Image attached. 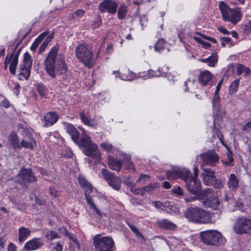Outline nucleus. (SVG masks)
I'll return each mask as SVG.
<instances>
[{"label":"nucleus","instance_id":"50","mask_svg":"<svg viewBox=\"0 0 251 251\" xmlns=\"http://www.w3.org/2000/svg\"><path fill=\"white\" fill-rule=\"evenodd\" d=\"M12 61V56L10 55L9 53H8L5 57L4 61V68L5 70L7 69L8 65L10 63H11Z\"/></svg>","mask_w":251,"mask_h":251},{"label":"nucleus","instance_id":"57","mask_svg":"<svg viewBox=\"0 0 251 251\" xmlns=\"http://www.w3.org/2000/svg\"><path fill=\"white\" fill-rule=\"evenodd\" d=\"M66 235L70 239H71L76 244H78V242L77 239L74 237V235L73 234L70 233L69 232L66 231Z\"/></svg>","mask_w":251,"mask_h":251},{"label":"nucleus","instance_id":"22","mask_svg":"<svg viewBox=\"0 0 251 251\" xmlns=\"http://www.w3.org/2000/svg\"><path fill=\"white\" fill-rule=\"evenodd\" d=\"M44 245L41 239L34 238L27 242L24 246V249L27 251L36 250L41 248Z\"/></svg>","mask_w":251,"mask_h":251},{"label":"nucleus","instance_id":"13","mask_svg":"<svg viewBox=\"0 0 251 251\" xmlns=\"http://www.w3.org/2000/svg\"><path fill=\"white\" fill-rule=\"evenodd\" d=\"M101 174L108 184L116 190H119L121 187L122 179L110 171L103 169Z\"/></svg>","mask_w":251,"mask_h":251},{"label":"nucleus","instance_id":"33","mask_svg":"<svg viewBox=\"0 0 251 251\" xmlns=\"http://www.w3.org/2000/svg\"><path fill=\"white\" fill-rule=\"evenodd\" d=\"M236 69L238 75H240L244 73L245 75L248 76L251 74V71L249 68L246 67L241 64H238L236 66Z\"/></svg>","mask_w":251,"mask_h":251},{"label":"nucleus","instance_id":"36","mask_svg":"<svg viewBox=\"0 0 251 251\" xmlns=\"http://www.w3.org/2000/svg\"><path fill=\"white\" fill-rule=\"evenodd\" d=\"M37 90L39 95L42 97H45L47 95V88L43 83H39L37 85Z\"/></svg>","mask_w":251,"mask_h":251},{"label":"nucleus","instance_id":"46","mask_svg":"<svg viewBox=\"0 0 251 251\" xmlns=\"http://www.w3.org/2000/svg\"><path fill=\"white\" fill-rule=\"evenodd\" d=\"M210 185L213 186V187L216 189H221L224 186L222 181L220 179H217V178L213 181V183H212V184H211Z\"/></svg>","mask_w":251,"mask_h":251},{"label":"nucleus","instance_id":"32","mask_svg":"<svg viewBox=\"0 0 251 251\" xmlns=\"http://www.w3.org/2000/svg\"><path fill=\"white\" fill-rule=\"evenodd\" d=\"M182 169L181 170H171L168 171L166 172V176L167 178L169 180H174L176 179L178 176L181 177L182 178V175L181 171Z\"/></svg>","mask_w":251,"mask_h":251},{"label":"nucleus","instance_id":"2","mask_svg":"<svg viewBox=\"0 0 251 251\" xmlns=\"http://www.w3.org/2000/svg\"><path fill=\"white\" fill-rule=\"evenodd\" d=\"M184 216L189 221L196 224H207L212 221L211 214L197 206L186 208Z\"/></svg>","mask_w":251,"mask_h":251},{"label":"nucleus","instance_id":"21","mask_svg":"<svg viewBox=\"0 0 251 251\" xmlns=\"http://www.w3.org/2000/svg\"><path fill=\"white\" fill-rule=\"evenodd\" d=\"M58 115L55 112H49L44 117L43 126L48 127L53 125L58 120Z\"/></svg>","mask_w":251,"mask_h":251},{"label":"nucleus","instance_id":"64","mask_svg":"<svg viewBox=\"0 0 251 251\" xmlns=\"http://www.w3.org/2000/svg\"><path fill=\"white\" fill-rule=\"evenodd\" d=\"M49 191L51 195L53 197L56 198L57 197V192L55 190L54 188L50 187L49 189Z\"/></svg>","mask_w":251,"mask_h":251},{"label":"nucleus","instance_id":"1","mask_svg":"<svg viewBox=\"0 0 251 251\" xmlns=\"http://www.w3.org/2000/svg\"><path fill=\"white\" fill-rule=\"evenodd\" d=\"M59 45L56 44L49 52L44 61L45 70L49 75L54 78L57 75H62V78H67L66 73L68 66L65 62L64 55L58 54Z\"/></svg>","mask_w":251,"mask_h":251},{"label":"nucleus","instance_id":"18","mask_svg":"<svg viewBox=\"0 0 251 251\" xmlns=\"http://www.w3.org/2000/svg\"><path fill=\"white\" fill-rule=\"evenodd\" d=\"M19 44H17L14 48H12L11 50H12V52L11 53H9L10 55L12 56V62L9 67V71L12 75H14L16 74V67L18 63V58L21 50V48H20L16 52V50Z\"/></svg>","mask_w":251,"mask_h":251},{"label":"nucleus","instance_id":"16","mask_svg":"<svg viewBox=\"0 0 251 251\" xmlns=\"http://www.w3.org/2000/svg\"><path fill=\"white\" fill-rule=\"evenodd\" d=\"M84 195L86 198L87 203L90 205V206L93 209V210L97 213L99 216H102V213L96 207V205L94 203V201L92 199V197L90 195L92 193L93 189V186L91 184H89L86 187L84 188Z\"/></svg>","mask_w":251,"mask_h":251},{"label":"nucleus","instance_id":"34","mask_svg":"<svg viewBox=\"0 0 251 251\" xmlns=\"http://www.w3.org/2000/svg\"><path fill=\"white\" fill-rule=\"evenodd\" d=\"M240 80L239 79L234 80L230 85L229 88V93L233 94L235 93L238 90Z\"/></svg>","mask_w":251,"mask_h":251},{"label":"nucleus","instance_id":"42","mask_svg":"<svg viewBox=\"0 0 251 251\" xmlns=\"http://www.w3.org/2000/svg\"><path fill=\"white\" fill-rule=\"evenodd\" d=\"M150 178L151 177L149 175L146 174H141L138 180L136 181V183L143 184L146 181L150 180Z\"/></svg>","mask_w":251,"mask_h":251},{"label":"nucleus","instance_id":"58","mask_svg":"<svg viewBox=\"0 0 251 251\" xmlns=\"http://www.w3.org/2000/svg\"><path fill=\"white\" fill-rule=\"evenodd\" d=\"M199 194L200 193H198V195H196L197 196L185 197L184 198V201H185L186 202H190L196 200H198V197Z\"/></svg>","mask_w":251,"mask_h":251},{"label":"nucleus","instance_id":"6","mask_svg":"<svg viewBox=\"0 0 251 251\" xmlns=\"http://www.w3.org/2000/svg\"><path fill=\"white\" fill-rule=\"evenodd\" d=\"M201 241L204 244L211 246H219L225 242L222 233L215 230H207L200 233Z\"/></svg>","mask_w":251,"mask_h":251},{"label":"nucleus","instance_id":"35","mask_svg":"<svg viewBox=\"0 0 251 251\" xmlns=\"http://www.w3.org/2000/svg\"><path fill=\"white\" fill-rule=\"evenodd\" d=\"M160 186L159 183L157 182H155L153 183H151L145 187H143V189L145 192H147L148 193H151L153 190H154L156 188H158Z\"/></svg>","mask_w":251,"mask_h":251},{"label":"nucleus","instance_id":"51","mask_svg":"<svg viewBox=\"0 0 251 251\" xmlns=\"http://www.w3.org/2000/svg\"><path fill=\"white\" fill-rule=\"evenodd\" d=\"M78 179L80 185L83 188H85V187H86L87 185L90 184L82 176H79L78 178Z\"/></svg>","mask_w":251,"mask_h":251},{"label":"nucleus","instance_id":"61","mask_svg":"<svg viewBox=\"0 0 251 251\" xmlns=\"http://www.w3.org/2000/svg\"><path fill=\"white\" fill-rule=\"evenodd\" d=\"M221 40L223 41L222 46L223 47H225L226 46L225 42L226 43H228L231 41V38H229V37H224L221 38Z\"/></svg>","mask_w":251,"mask_h":251},{"label":"nucleus","instance_id":"28","mask_svg":"<svg viewBox=\"0 0 251 251\" xmlns=\"http://www.w3.org/2000/svg\"><path fill=\"white\" fill-rule=\"evenodd\" d=\"M80 118L82 122L86 125L90 127H95L97 126V122L91 118H89L85 115L84 111H82L79 114Z\"/></svg>","mask_w":251,"mask_h":251},{"label":"nucleus","instance_id":"48","mask_svg":"<svg viewBox=\"0 0 251 251\" xmlns=\"http://www.w3.org/2000/svg\"><path fill=\"white\" fill-rule=\"evenodd\" d=\"M195 39L197 41H198L199 43H200L201 45H202L203 47L204 48H205V49H208L209 48H210L211 47V44L210 43H209L208 42H205V41L201 39L199 37H195Z\"/></svg>","mask_w":251,"mask_h":251},{"label":"nucleus","instance_id":"47","mask_svg":"<svg viewBox=\"0 0 251 251\" xmlns=\"http://www.w3.org/2000/svg\"><path fill=\"white\" fill-rule=\"evenodd\" d=\"M130 191L136 195H143L145 194L143 187L137 189H135V187H132L130 189Z\"/></svg>","mask_w":251,"mask_h":251},{"label":"nucleus","instance_id":"60","mask_svg":"<svg viewBox=\"0 0 251 251\" xmlns=\"http://www.w3.org/2000/svg\"><path fill=\"white\" fill-rule=\"evenodd\" d=\"M6 240L5 237L1 236L0 237V249L4 248Z\"/></svg>","mask_w":251,"mask_h":251},{"label":"nucleus","instance_id":"11","mask_svg":"<svg viewBox=\"0 0 251 251\" xmlns=\"http://www.w3.org/2000/svg\"><path fill=\"white\" fill-rule=\"evenodd\" d=\"M36 181L31 169L22 168L17 175V181L22 187H25L30 183Z\"/></svg>","mask_w":251,"mask_h":251},{"label":"nucleus","instance_id":"49","mask_svg":"<svg viewBox=\"0 0 251 251\" xmlns=\"http://www.w3.org/2000/svg\"><path fill=\"white\" fill-rule=\"evenodd\" d=\"M47 238L50 240L58 238V234L54 231H51L46 235Z\"/></svg>","mask_w":251,"mask_h":251},{"label":"nucleus","instance_id":"19","mask_svg":"<svg viewBox=\"0 0 251 251\" xmlns=\"http://www.w3.org/2000/svg\"><path fill=\"white\" fill-rule=\"evenodd\" d=\"M64 127L66 131L71 136L72 140L77 145L81 142V137L79 138V133L76 128L72 124L65 123Z\"/></svg>","mask_w":251,"mask_h":251},{"label":"nucleus","instance_id":"62","mask_svg":"<svg viewBox=\"0 0 251 251\" xmlns=\"http://www.w3.org/2000/svg\"><path fill=\"white\" fill-rule=\"evenodd\" d=\"M17 247L12 243H10L8 246L7 251H16Z\"/></svg>","mask_w":251,"mask_h":251},{"label":"nucleus","instance_id":"63","mask_svg":"<svg viewBox=\"0 0 251 251\" xmlns=\"http://www.w3.org/2000/svg\"><path fill=\"white\" fill-rule=\"evenodd\" d=\"M48 45L46 43L43 42L39 49L38 53H42L44 51Z\"/></svg>","mask_w":251,"mask_h":251},{"label":"nucleus","instance_id":"15","mask_svg":"<svg viewBox=\"0 0 251 251\" xmlns=\"http://www.w3.org/2000/svg\"><path fill=\"white\" fill-rule=\"evenodd\" d=\"M204 164L210 166H215L219 160L218 154L213 151H208L200 155Z\"/></svg>","mask_w":251,"mask_h":251},{"label":"nucleus","instance_id":"44","mask_svg":"<svg viewBox=\"0 0 251 251\" xmlns=\"http://www.w3.org/2000/svg\"><path fill=\"white\" fill-rule=\"evenodd\" d=\"M124 183L130 188V189L136 186L135 183L131 180V177L129 176L124 181Z\"/></svg>","mask_w":251,"mask_h":251},{"label":"nucleus","instance_id":"4","mask_svg":"<svg viewBox=\"0 0 251 251\" xmlns=\"http://www.w3.org/2000/svg\"><path fill=\"white\" fill-rule=\"evenodd\" d=\"M80 129L82 131V134L81 142H79L78 146L84 147L83 152L86 155L96 160H100L101 154L97 145L92 142L91 137L86 133L84 128H81Z\"/></svg>","mask_w":251,"mask_h":251},{"label":"nucleus","instance_id":"23","mask_svg":"<svg viewBox=\"0 0 251 251\" xmlns=\"http://www.w3.org/2000/svg\"><path fill=\"white\" fill-rule=\"evenodd\" d=\"M216 178L215 173L210 169L205 168L202 173V179L205 184L210 185Z\"/></svg>","mask_w":251,"mask_h":251},{"label":"nucleus","instance_id":"5","mask_svg":"<svg viewBox=\"0 0 251 251\" xmlns=\"http://www.w3.org/2000/svg\"><path fill=\"white\" fill-rule=\"evenodd\" d=\"M76 57L87 67L92 68L94 64L93 52L88 45L80 44L75 49Z\"/></svg>","mask_w":251,"mask_h":251},{"label":"nucleus","instance_id":"39","mask_svg":"<svg viewBox=\"0 0 251 251\" xmlns=\"http://www.w3.org/2000/svg\"><path fill=\"white\" fill-rule=\"evenodd\" d=\"M166 42L163 39H160L158 40L157 42L155 45V50L158 51H161L164 49V46Z\"/></svg>","mask_w":251,"mask_h":251},{"label":"nucleus","instance_id":"8","mask_svg":"<svg viewBox=\"0 0 251 251\" xmlns=\"http://www.w3.org/2000/svg\"><path fill=\"white\" fill-rule=\"evenodd\" d=\"M219 9L224 21H228L233 25H236L241 19V10L239 7L231 9L228 7L225 2L221 1L219 3Z\"/></svg>","mask_w":251,"mask_h":251},{"label":"nucleus","instance_id":"55","mask_svg":"<svg viewBox=\"0 0 251 251\" xmlns=\"http://www.w3.org/2000/svg\"><path fill=\"white\" fill-rule=\"evenodd\" d=\"M41 42L39 39L36 38L30 47L31 50L35 51Z\"/></svg>","mask_w":251,"mask_h":251},{"label":"nucleus","instance_id":"41","mask_svg":"<svg viewBox=\"0 0 251 251\" xmlns=\"http://www.w3.org/2000/svg\"><path fill=\"white\" fill-rule=\"evenodd\" d=\"M173 206L169 201L162 202V210L164 212H169L172 210Z\"/></svg>","mask_w":251,"mask_h":251},{"label":"nucleus","instance_id":"45","mask_svg":"<svg viewBox=\"0 0 251 251\" xmlns=\"http://www.w3.org/2000/svg\"><path fill=\"white\" fill-rule=\"evenodd\" d=\"M220 96H214L213 98L212 103L214 108H218L220 106Z\"/></svg>","mask_w":251,"mask_h":251},{"label":"nucleus","instance_id":"56","mask_svg":"<svg viewBox=\"0 0 251 251\" xmlns=\"http://www.w3.org/2000/svg\"><path fill=\"white\" fill-rule=\"evenodd\" d=\"M172 191L173 193L177 194L178 195L181 196L183 195L182 190L179 186L173 188Z\"/></svg>","mask_w":251,"mask_h":251},{"label":"nucleus","instance_id":"37","mask_svg":"<svg viewBox=\"0 0 251 251\" xmlns=\"http://www.w3.org/2000/svg\"><path fill=\"white\" fill-rule=\"evenodd\" d=\"M128 225L132 231L136 235L138 238H142V240H145L144 237L135 226L129 224H128Z\"/></svg>","mask_w":251,"mask_h":251},{"label":"nucleus","instance_id":"26","mask_svg":"<svg viewBox=\"0 0 251 251\" xmlns=\"http://www.w3.org/2000/svg\"><path fill=\"white\" fill-rule=\"evenodd\" d=\"M213 75L208 71H205L201 73L199 77L200 82L203 86L208 84V83L211 80Z\"/></svg>","mask_w":251,"mask_h":251},{"label":"nucleus","instance_id":"10","mask_svg":"<svg viewBox=\"0 0 251 251\" xmlns=\"http://www.w3.org/2000/svg\"><path fill=\"white\" fill-rule=\"evenodd\" d=\"M233 231L237 234H251V220L245 216L235 219L233 225Z\"/></svg>","mask_w":251,"mask_h":251},{"label":"nucleus","instance_id":"52","mask_svg":"<svg viewBox=\"0 0 251 251\" xmlns=\"http://www.w3.org/2000/svg\"><path fill=\"white\" fill-rule=\"evenodd\" d=\"M244 27H245L243 29V31L245 33L248 34L251 32V21L246 23Z\"/></svg>","mask_w":251,"mask_h":251},{"label":"nucleus","instance_id":"40","mask_svg":"<svg viewBox=\"0 0 251 251\" xmlns=\"http://www.w3.org/2000/svg\"><path fill=\"white\" fill-rule=\"evenodd\" d=\"M209 59L208 65L210 67H214L218 61V55L216 54H212Z\"/></svg>","mask_w":251,"mask_h":251},{"label":"nucleus","instance_id":"9","mask_svg":"<svg viewBox=\"0 0 251 251\" xmlns=\"http://www.w3.org/2000/svg\"><path fill=\"white\" fill-rule=\"evenodd\" d=\"M95 251H113L114 242L111 237H100V234L96 235L93 238Z\"/></svg>","mask_w":251,"mask_h":251},{"label":"nucleus","instance_id":"30","mask_svg":"<svg viewBox=\"0 0 251 251\" xmlns=\"http://www.w3.org/2000/svg\"><path fill=\"white\" fill-rule=\"evenodd\" d=\"M9 141L15 149L20 148L19 139L16 132H12L9 136Z\"/></svg>","mask_w":251,"mask_h":251},{"label":"nucleus","instance_id":"7","mask_svg":"<svg viewBox=\"0 0 251 251\" xmlns=\"http://www.w3.org/2000/svg\"><path fill=\"white\" fill-rule=\"evenodd\" d=\"M198 198L205 207L213 210L220 209L221 206L220 200L214 195L212 189L206 188L203 190L201 191Z\"/></svg>","mask_w":251,"mask_h":251},{"label":"nucleus","instance_id":"20","mask_svg":"<svg viewBox=\"0 0 251 251\" xmlns=\"http://www.w3.org/2000/svg\"><path fill=\"white\" fill-rule=\"evenodd\" d=\"M24 139L21 142V147H24L26 149L33 150L36 146L35 140L32 138L31 134L28 130L26 131L25 135L24 136Z\"/></svg>","mask_w":251,"mask_h":251},{"label":"nucleus","instance_id":"25","mask_svg":"<svg viewBox=\"0 0 251 251\" xmlns=\"http://www.w3.org/2000/svg\"><path fill=\"white\" fill-rule=\"evenodd\" d=\"M108 164L109 168L115 171H120L122 167L123 162L109 156L108 157Z\"/></svg>","mask_w":251,"mask_h":251},{"label":"nucleus","instance_id":"3","mask_svg":"<svg viewBox=\"0 0 251 251\" xmlns=\"http://www.w3.org/2000/svg\"><path fill=\"white\" fill-rule=\"evenodd\" d=\"M193 171L194 176H192L189 170L183 169L181 172L182 179L186 183L185 185L187 190L192 194L198 195L202 191L201 190V183L197 177L199 174L198 168L195 166Z\"/></svg>","mask_w":251,"mask_h":251},{"label":"nucleus","instance_id":"59","mask_svg":"<svg viewBox=\"0 0 251 251\" xmlns=\"http://www.w3.org/2000/svg\"><path fill=\"white\" fill-rule=\"evenodd\" d=\"M242 130L246 131H251V122L245 124L242 128Z\"/></svg>","mask_w":251,"mask_h":251},{"label":"nucleus","instance_id":"43","mask_svg":"<svg viewBox=\"0 0 251 251\" xmlns=\"http://www.w3.org/2000/svg\"><path fill=\"white\" fill-rule=\"evenodd\" d=\"M100 147L105 151H111L114 149V147L109 142H103Z\"/></svg>","mask_w":251,"mask_h":251},{"label":"nucleus","instance_id":"31","mask_svg":"<svg viewBox=\"0 0 251 251\" xmlns=\"http://www.w3.org/2000/svg\"><path fill=\"white\" fill-rule=\"evenodd\" d=\"M128 8L125 3H122L119 6L118 10V18L119 20H122L126 18V15L127 13Z\"/></svg>","mask_w":251,"mask_h":251},{"label":"nucleus","instance_id":"27","mask_svg":"<svg viewBox=\"0 0 251 251\" xmlns=\"http://www.w3.org/2000/svg\"><path fill=\"white\" fill-rule=\"evenodd\" d=\"M18 240L20 243L24 242L27 238L30 235L31 231L25 227H20L19 229Z\"/></svg>","mask_w":251,"mask_h":251},{"label":"nucleus","instance_id":"14","mask_svg":"<svg viewBox=\"0 0 251 251\" xmlns=\"http://www.w3.org/2000/svg\"><path fill=\"white\" fill-rule=\"evenodd\" d=\"M118 3L113 0H103L99 6V10L102 13L114 14L116 13Z\"/></svg>","mask_w":251,"mask_h":251},{"label":"nucleus","instance_id":"12","mask_svg":"<svg viewBox=\"0 0 251 251\" xmlns=\"http://www.w3.org/2000/svg\"><path fill=\"white\" fill-rule=\"evenodd\" d=\"M32 65V57L28 52H26L24 54L23 63L20 65L19 68L20 73L18 75L20 79H25L27 80L28 78L30 75Z\"/></svg>","mask_w":251,"mask_h":251},{"label":"nucleus","instance_id":"17","mask_svg":"<svg viewBox=\"0 0 251 251\" xmlns=\"http://www.w3.org/2000/svg\"><path fill=\"white\" fill-rule=\"evenodd\" d=\"M19 44H17L14 48H12L11 50H12V52L11 53H9L10 55L12 56V62L9 67V71L12 75H14L16 74V67L18 63V58L21 50V48H20L16 52V50Z\"/></svg>","mask_w":251,"mask_h":251},{"label":"nucleus","instance_id":"38","mask_svg":"<svg viewBox=\"0 0 251 251\" xmlns=\"http://www.w3.org/2000/svg\"><path fill=\"white\" fill-rule=\"evenodd\" d=\"M85 14V11L82 9H78L74 12L72 15V19L76 20L81 18Z\"/></svg>","mask_w":251,"mask_h":251},{"label":"nucleus","instance_id":"54","mask_svg":"<svg viewBox=\"0 0 251 251\" xmlns=\"http://www.w3.org/2000/svg\"><path fill=\"white\" fill-rule=\"evenodd\" d=\"M140 24L142 27L146 26L148 22V18L146 16L143 15L140 17Z\"/></svg>","mask_w":251,"mask_h":251},{"label":"nucleus","instance_id":"53","mask_svg":"<svg viewBox=\"0 0 251 251\" xmlns=\"http://www.w3.org/2000/svg\"><path fill=\"white\" fill-rule=\"evenodd\" d=\"M235 207L237 210H240L241 211H244V204L242 202L240 201L237 200L235 203Z\"/></svg>","mask_w":251,"mask_h":251},{"label":"nucleus","instance_id":"24","mask_svg":"<svg viewBox=\"0 0 251 251\" xmlns=\"http://www.w3.org/2000/svg\"><path fill=\"white\" fill-rule=\"evenodd\" d=\"M156 223L159 227L164 229L174 230L176 227L175 224L166 219L158 220Z\"/></svg>","mask_w":251,"mask_h":251},{"label":"nucleus","instance_id":"29","mask_svg":"<svg viewBox=\"0 0 251 251\" xmlns=\"http://www.w3.org/2000/svg\"><path fill=\"white\" fill-rule=\"evenodd\" d=\"M228 185L230 190L232 191H236L239 187V181L236 176L234 174H230Z\"/></svg>","mask_w":251,"mask_h":251}]
</instances>
